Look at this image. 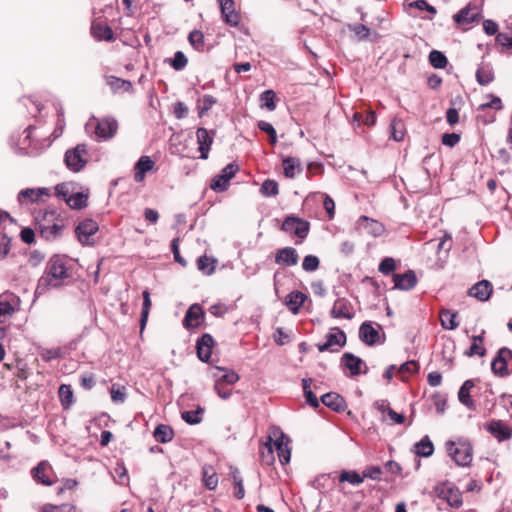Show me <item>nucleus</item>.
<instances>
[{
  "instance_id": "27",
  "label": "nucleus",
  "mask_w": 512,
  "mask_h": 512,
  "mask_svg": "<svg viewBox=\"0 0 512 512\" xmlns=\"http://www.w3.org/2000/svg\"><path fill=\"white\" fill-rule=\"evenodd\" d=\"M91 35L97 41H108L114 40V33L110 26L102 22L93 21L91 24Z\"/></svg>"
},
{
  "instance_id": "25",
  "label": "nucleus",
  "mask_w": 512,
  "mask_h": 512,
  "mask_svg": "<svg viewBox=\"0 0 512 512\" xmlns=\"http://www.w3.org/2000/svg\"><path fill=\"white\" fill-rule=\"evenodd\" d=\"M196 137L197 143L199 145L198 149L201 153L200 158L207 159L210 147L213 143V137L211 136L210 132L203 127L197 129Z\"/></svg>"
},
{
  "instance_id": "39",
  "label": "nucleus",
  "mask_w": 512,
  "mask_h": 512,
  "mask_svg": "<svg viewBox=\"0 0 512 512\" xmlns=\"http://www.w3.org/2000/svg\"><path fill=\"white\" fill-rule=\"evenodd\" d=\"M457 313L449 309H442L440 311L441 326L447 330H455L459 323L456 321Z\"/></svg>"
},
{
  "instance_id": "52",
  "label": "nucleus",
  "mask_w": 512,
  "mask_h": 512,
  "mask_svg": "<svg viewBox=\"0 0 512 512\" xmlns=\"http://www.w3.org/2000/svg\"><path fill=\"white\" fill-rule=\"evenodd\" d=\"M364 477L360 476L356 471H343L339 476L340 482H348L352 485H359L363 482Z\"/></svg>"
},
{
  "instance_id": "26",
  "label": "nucleus",
  "mask_w": 512,
  "mask_h": 512,
  "mask_svg": "<svg viewBox=\"0 0 512 512\" xmlns=\"http://www.w3.org/2000/svg\"><path fill=\"white\" fill-rule=\"evenodd\" d=\"M154 161L146 155H143L139 158L134 166V180L137 183L142 182L148 171H151L154 167Z\"/></svg>"
},
{
  "instance_id": "51",
  "label": "nucleus",
  "mask_w": 512,
  "mask_h": 512,
  "mask_svg": "<svg viewBox=\"0 0 512 512\" xmlns=\"http://www.w3.org/2000/svg\"><path fill=\"white\" fill-rule=\"evenodd\" d=\"M58 395L63 407H69L73 402V392L70 385L62 384L59 387Z\"/></svg>"
},
{
  "instance_id": "34",
  "label": "nucleus",
  "mask_w": 512,
  "mask_h": 512,
  "mask_svg": "<svg viewBox=\"0 0 512 512\" xmlns=\"http://www.w3.org/2000/svg\"><path fill=\"white\" fill-rule=\"evenodd\" d=\"M43 195H49V190L47 188H27L19 192L18 201L20 203L25 201L35 202L38 201Z\"/></svg>"
},
{
  "instance_id": "61",
  "label": "nucleus",
  "mask_w": 512,
  "mask_h": 512,
  "mask_svg": "<svg viewBox=\"0 0 512 512\" xmlns=\"http://www.w3.org/2000/svg\"><path fill=\"white\" fill-rule=\"evenodd\" d=\"M487 97L490 98V101L479 105L478 110L484 111L488 108L495 109V110H501L503 108L502 101L498 96L489 94Z\"/></svg>"
},
{
  "instance_id": "62",
  "label": "nucleus",
  "mask_w": 512,
  "mask_h": 512,
  "mask_svg": "<svg viewBox=\"0 0 512 512\" xmlns=\"http://www.w3.org/2000/svg\"><path fill=\"white\" fill-rule=\"evenodd\" d=\"M261 456L263 461L266 462V464H272L274 461L273 457V445H272V436L269 435L267 442L264 444V449L261 452Z\"/></svg>"
},
{
  "instance_id": "5",
  "label": "nucleus",
  "mask_w": 512,
  "mask_h": 512,
  "mask_svg": "<svg viewBox=\"0 0 512 512\" xmlns=\"http://www.w3.org/2000/svg\"><path fill=\"white\" fill-rule=\"evenodd\" d=\"M87 154L86 144H78L73 149L67 150L64 156L67 168L73 172H79L87 163Z\"/></svg>"
},
{
  "instance_id": "60",
  "label": "nucleus",
  "mask_w": 512,
  "mask_h": 512,
  "mask_svg": "<svg viewBox=\"0 0 512 512\" xmlns=\"http://www.w3.org/2000/svg\"><path fill=\"white\" fill-rule=\"evenodd\" d=\"M379 272L383 275H390L396 270V262L391 257H385L379 264L378 267Z\"/></svg>"
},
{
  "instance_id": "23",
  "label": "nucleus",
  "mask_w": 512,
  "mask_h": 512,
  "mask_svg": "<svg viewBox=\"0 0 512 512\" xmlns=\"http://www.w3.org/2000/svg\"><path fill=\"white\" fill-rule=\"evenodd\" d=\"M204 319V311L201 306L198 304H193L187 310L185 317L183 319V325L185 328H195L198 327L201 321Z\"/></svg>"
},
{
  "instance_id": "58",
  "label": "nucleus",
  "mask_w": 512,
  "mask_h": 512,
  "mask_svg": "<svg viewBox=\"0 0 512 512\" xmlns=\"http://www.w3.org/2000/svg\"><path fill=\"white\" fill-rule=\"evenodd\" d=\"M125 387L113 384L110 388L111 399L114 403H123L126 399Z\"/></svg>"
},
{
  "instance_id": "1",
  "label": "nucleus",
  "mask_w": 512,
  "mask_h": 512,
  "mask_svg": "<svg viewBox=\"0 0 512 512\" xmlns=\"http://www.w3.org/2000/svg\"><path fill=\"white\" fill-rule=\"evenodd\" d=\"M70 277L67 260L59 255L52 256L47 262L45 272L38 281V289L58 288L63 280Z\"/></svg>"
},
{
  "instance_id": "54",
  "label": "nucleus",
  "mask_w": 512,
  "mask_h": 512,
  "mask_svg": "<svg viewBox=\"0 0 512 512\" xmlns=\"http://www.w3.org/2000/svg\"><path fill=\"white\" fill-rule=\"evenodd\" d=\"M41 512H76V508L69 503L61 505L45 504Z\"/></svg>"
},
{
  "instance_id": "2",
  "label": "nucleus",
  "mask_w": 512,
  "mask_h": 512,
  "mask_svg": "<svg viewBox=\"0 0 512 512\" xmlns=\"http://www.w3.org/2000/svg\"><path fill=\"white\" fill-rule=\"evenodd\" d=\"M64 226V220L55 211H46L42 218L37 220V230L47 241H54L61 237Z\"/></svg>"
},
{
  "instance_id": "4",
  "label": "nucleus",
  "mask_w": 512,
  "mask_h": 512,
  "mask_svg": "<svg viewBox=\"0 0 512 512\" xmlns=\"http://www.w3.org/2000/svg\"><path fill=\"white\" fill-rule=\"evenodd\" d=\"M93 127L97 141H107L112 139L118 131V121L114 117L96 118L92 117L86 124V129Z\"/></svg>"
},
{
  "instance_id": "41",
  "label": "nucleus",
  "mask_w": 512,
  "mask_h": 512,
  "mask_svg": "<svg viewBox=\"0 0 512 512\" xmlns=\"http://www.w3.org/2000/svg\"><path fill=\"white\" fill-rule=\"evenodd\" d=\"M106 82L114 92L119 90L130 92L133 90L132 83L129 80H124L116 76H108Z\"/></svg>"
},
{
  "instance_id": "17",
  "label": "nucleus",
  "mask_w": 512,
  "mask_h": 512,
  "mask_svg": "<svg viewBox=\"0 0 512 512\" xmlns=\"http://www.w3.org/2000/svg\"><path fill=\"white\" fill-rule=\"evenodd\" d=\"M356 229L365 232L373 237H378L383 234L384 226L377 220L361 216L356 222Z\"/></svg>"
},
{
  "instance_id": "63",
  "label": "nucleus",
  "mask_w": 512,
  "mask_h": 512,
  "mask_svg": "<svg viewBox=\"0 0 512 512\" xmlns=\"http://www.w3.org/2000/svg\"><path fill=\"white\" fill-rule=\"evenodd\" d=\"M216 102L217 100L214 96L204 95L202 98V106L198 111L199 117H202L206 112H208Z\"/></svg>"
},
{
  "instance_id": "56",
  "label": "nucleus",
  "mask_w": 512,
  "mask_h": 512,
  "mask_svg": "<svg viewBox=\"0 0 512 512\" xmlns=\"http://www.w3.org/2000/svg\"><path fill=\"white\" fill-rule=\"evenodd\" d=\"M188 59L182 51H177L174 54L173 59L170 62V65L174 70L180 71L187 66Z\"/></svg>"
},
{
  "instance_id": "16",
  "label": "nucleus",
  "mask_w": 512,
  "mask_h": 512,
  "mask_svg": "<svg viewBox=\"0 0 512 512\" xmlns=\"http://www.w3.org/2000/svg\"><path fill=\"white\" fill-rule=\"evenodd\" d=\"M436 492L439 498L444 499L451 507L458 508L462 505V494L459 489L443 485L436 488Z\"/></svg>"
},
{
  "instance_id": "38",
  "label": "nucleus",
  "mask_w": 512,
  "mask_h": 512,
  "mask_svg": "<svg viewBox=\"0 0 512 512\" xmlns=\"http://www.w3.org/2000/svg\"><path fill=\"white\" fill-rule=\"evenodd\" d=\"M476 80L480 85H487L494 80L493 68L489 64H481L476 71Z\"/></svg>"
},
{
  "instance_id": "14",
  "label": "nucleus",
  "mask_w": 512,
  "mask_h": 512,
  "mask_svg": "<svg viewBox=\"0 0 512 512\" xmlns=\"http://www.w3.org/2000/svg\"><path fill=\"white\" fill-rule=\"evenodd\" d=\"M341 363L350 371L351 376H357L360 373H367L365 362L358 356L346 352L342 355Z\"/></svg>"
},
{
  "instance_id": "36",
  "label": "nucleus",
  "mask_w": 512,
  "mask_h": 512,
  "mask_svg": "<svg viewBox=\"0 0 512 512\" xmlns=\"http://www.w3.org/2000/svg\"><path fill=\"white\" fill-rule=\"evenodd\" d=\"M414 452L418 456L429 457L434 452V445L429 436L425 435L414 445Z\"/></svg>"
},
{
  "instance_id": "37",
  "label": "nucleus",
  "mask_w": 512,
  "mask_h": 512,
  "mask_svg": "<svg viewBox=\"0 0 512 512\" xmlns=\"http://www.w3.org/2000/svg\"><path fill=\"white\" fill-rule=\"evenodd\" d=\"M474 387L473 380H466L459 389L458 399L468 408H474V402L470 397V391Z\"/></svg>"
},
{
  "instance_id": "47",
  "label": "nucleus",
  "mask_w": 512,
  "mask_h": 512,
  "mask_svg": "<svg viewBox=\"0 0 512 512\" xmlns=\"http://www.w3.org/2000/svg\"><path fill=\"white\" fill-rule=\"evenodd\" d=\"M65 202L72 209H81L87 206V197L83 193H75L66 198Z\"/></svg>"
},
{
  "instance_id": "29",
  "label": "nucleus",
  "mask_w": 512,
  "mask_h": 512,
  "mask_svg": "<svg viewBox=\"0 0 512 512\" xmlns=\"http://www.w3.org/2000/svg\"><path fill=\"white\" fill-rule=\"evenodd\" d=\"M321 402L328 408L337 412L344 411L347 407L344 398L335 392L322 395Z\"/></svg>"
},
{
  "instance_id": "55",
  "label": "nucleus",
  "mask_w": 512,
  "mask_h": 512,
  "mask_svg": "<svg viewBox=\"0 0 512 512\" xmlns=\"http://www.w3.org/2000/svg\"><path fill=\"white\" fill-rule=\"evenodd\" d=\"M260 100L263 103V106L266 107L269 111L275 110V92L273 90H265L262 92L260 95Z\"/></svg>"
},
{
  "instance_id": "35",
  "label": "nucleus",
  "mask_w": 512,
  "mask_h": 512,
  "mask_svg": "<svg viewBox=\"0 0 512 512\" xmlns=\"http://www.w3.org/2000/svg\"><path fill=\"white\" fill-rule=\"evenodd\" d=\"M50 471V466L46 462H40L35 468L32 470V474L34 479L46 486L52 485V480L48 476V472Z\"/></svg>"
},
{
  "instance_id": "31",
  "label": "nucleus",
  "mask_w": 512,
  "mask_h": 512,
  "mask_svg": "<svg viewBox=\"0 0 512 512\" xmlns=\"http://www.w3.org/2000/svg\"><path fill=\"white\" fill-rule=\"evenodd\" d=\"M284 175L293 179L297 174L302 172V165L299 158L284 157L282 160Z\"/></svg>"
},
{
  "instance_id": "45",
  "label": "nucleus",
  "mask_w": 512,
  "mask_h": 512,
  "mask_svg": "<svg viewBox=\"0 0 512 512\" xmlns=\"http://www.w3.org/2000/svg\"><path fill=\"white\" fill-rule=\"evenodd\" d=\"M143 296V304H142V311H141V317H140V326L141 329H144L147 320L149 311L151 308V299H150V293L148 290H144L142 293Z\"/></svg>"
},
{
  "instance_id": "10",
  "label": "nucleus",
  "mask_w": 512,
  "mask_h": 512,
  "mask_svg": "<svg viewBox=\"0 0 512 512\" xmlns=\"http://www.w3.org/2000/svg\"><path fill=\"white\" fill-rule=\"evenodd\" d=\"M238 171V165L234 163L227 164L219 175L213 177L210 183V188L216 192L226 191L229 185V181L234 177Z\"/></svg>"
},
{
  "instance_id": "21",
  "label": "nucleus",
  "mask_w": 512,
  "mask_h": 512,
  "mask_svg": "<svg viewBox=\"0 0 512 512\" xmlns=\"http://www.w3.org/2000/svg\"><path fill=\"white\" fill-rule=\"evenodd\" d=\"M219 3L224 21L230 26H238L240 15L235 11V2L233 0H219Z\"/></svg>"
},
{
  "instance_id": "50",
  "label": "nucleus",
  "mask_w": 512,
  "mask_h": 512,
  "mask_svg": "<svg viewBox=\"0 0 512 512\" xmlns=\"http://www.w3.org/2000/svg\"><path fill=\"white\" fill-rule=\"evenodd\" d=\"M260 192L265 197H274L279 194V186L275 180L267 179L262 183Z\"/></svg>"
},
{
  "instance_id": "46",
  "label": "nucleus",
  "mask_w": 512,
  "mask_h": 512,
  "mask_svg": "<svg viewBox=\"0 0 512 512\" xmlns=\"http://www.w3.org/2000/svg\"><path fill=\"white\" fill-rule=\"evenodd\" d=\"M429 62L434 68L443 69L446 67L448 60L441 51L432 50L429 53Z\"/></svg>"
},
{
  "instance_id": "64",
  "label": "nucleus",
  "mask_w": 512,
  "mask_h": 512,
  "mask_svg": "<svg viewBox=\"0 0 512 512\" xmlns=\"http://www.w3.org/2000/svg\"><path fill=\"white\" fill-rule=\"evenodd\" d=\"M230 385H221V382L214 383V390L221 399H228L232 395Z\"/></svg>"
},
{
  "instance_id": "24",
  "label": "nucleus",
  "mask_w": 512,
  "mask_h": 512,
  "mask_svg": "<svg viewBox=\"0 0 512 512\" xmlns=\"http://www.w3.org/2000/svg\"><path fill=\"white\" fill-rule=\"evenodd\" d=\"M487 429L498 441L508 440L512 436V428L500 420L491 421Z\"/></svg>"
},
{
  "instance_id": "53",
  "label": "nucleus",
  "mask_w": 512,
  "mask_h": 512,
  "mask_svg": "<svg viewBox=\"0 0 512 512\" xmlns=\"http://www.w3.org/2000/svg\"><path fill=\"white\" fill-rule=\"evenodd\" d=\"M390 129H391V136L395 141L400 142L404 139V136H405L404 124L401 120L394 119L391 122Z\"/></svg>"
},
{
  "instance_id": "13",
  "label": "nucleus",
  "mask_w": 512,
  "mask_h": 512,
  "mask_svg": "<svg viewBox=\"0 0 512 512\" xmlns=\"http://www.w3.org/2000/svg\"><path fill=\"white\" fill-rule=\"evenodd\" d=\"M330 316L335 319H353L355 312L352 303L344 297L336 299L330 310Z\"/></svg>"
},
{
  "instance_id": "7",
  "label": "nucleus",
  "mask_w": 512,
  "mask_h": 512,
  "mask_svg": "<svg viewBox=\"0 0 512 512\" xmlns=\"http://www.w3.org/2000/svg\"><path fill=\"white\" fill-rule=\"evenodd\" d=\"M281 230L286 233L293 234L303 240L308 236L310 224L306 220L289 215L284 219Z\"/></svg>"
},
{
  "instance_id": "59",
  "label": "nucleus",
  "mask_w": 512,
  "mask_h": 512,
  "mask_svg": "<svg viewBox=\"0 0 512 512\" xmlns=\"http://www.w3.org/2000/svg\"><path fill=\"white\" fill-rule=\"evenodd\" d=\"M258 128L269 135V141L272 145L277 143V133L273 125L266 121H259Z\"/></svg>"
},
{
  "instance_id": "15",
  "label": "nucleus",
  "mask_w": 512,
  "mask_h": 512,
  "mask_svg": "<svg viewBox=\"0 0 512 512\" xmlns=\"http://www.w3.org/2000/svg\"><path fill=\"white\" fill-rule=\"evenodd\" d=\"M480 11L476 5L468 4L453 16V20L460 26L469 25L477 21Z\"/></svg>"
},
{
  "instance_id": "11",
  "label": "nucleus",
  "mask_w": 512,
  "mask_h": 512,
  "mask_svg": "<svg viewBox=\"0 0 512 512\" xmlns=\"http://www.w3.org/2000/svg\"><path fill=\"white\" fill-rule=\"evenodd\" d=\"M330 333L326 336V341L324 343H319L317 345L318 350L320 352L331 351L337 352L338 349H333L334 345L343 347L346 344V334L339 327H332L330 329Z\"/></svg>"
},
{
  "instance_id": "9",
  "label": "nucleus",
  "mask_w": 512,
  "mask_h": 512,
  "mask_svg": "<svg viewBox=\"0 0 512 512\" xmlns=\"http://www.w3.org/2000/svg\"><path fill=\"white\" fill-rule=\"evenodd\" d=\"M20 299L13 293L0 295V325L8 322L13 314L18 311Z\"/></svg>"
},
{
  "instance_id": "19",
  "label": "nucleus",
  "mask_w": 512,
  "mask_h": 512,
  "mask_svg": "<svg viewBox=\"0 0 512 512\" xmlns=\"http://www.w3.org/2000/svg\"><path fill=\"white\" fill-rule=\"evenodd\" d=\"M299 255L293 247L278 249L275 253V263L282 266H295L298 263Z\"/></svg>"
},
{
  "instance_id": "48",
  "label": "nucleus",
  "mask_w": 512,
  "mask_h": 512,
  "mask_svg": "<svg viewBox=\"0 0 512 512\" xmlns=\"http://www.w3.org/2000/svg\"><path fill=\"white\" fill-rule=\"evenodd\" d=\"M203 413H204V409L201 407H198L196 410L184 411L182 413V419L190 425H196L202 421Z\"/></svg>"
},
{
  "instance_id": "18",
  "label": "nucleus",
  "mask_w": 512,
  "mask_h": 512,
  "mask_svg": "<svg viewBox=\"0 0 512 512\" xmlns=\"http://www.w3.org/2000/svg\"><path fill=\"white\" fill-rule=\"evenodd\" d=\"M394 288L403 291L412 290L417 284V277L413 270H407L405 273L393 274Z\"/></svg>"
},
{
  "instance_id": "43",
  "label": "nucleus",
  "mask_w": 512,
  "mask_h": 512,
  "mask_svg": "<svg viewBox=\"0 0 512 512\" xmlns=\"http://www.w3.org/2000/svg\"><path fill=\"white\" fill-rule=\"evenodd\" d=\"M348 29L354 33L358 41L368 40L371 34L370 29L366 25L360 23L349 24Z\"/></svg>"
},
{
  "instance_id": "30",
  "label": "nucleus",
  "mask_w": 512,
  "mask_h": 512,
  "mask_svg": "<svg viewBox=\"0 0 512 512\" xmlns=\"http://www.w3.org/2000/svg\"><path fill=\"white\" fill-rule=\"evenodd\" d=\"M213 377L216 382H221V385H233L239 380V375L229 369L222 367H216Z\"/></svg>"
},
{
  "instance_id": "6",
  "label": "nucleus",
  "mask_w": 512,
  "mask_h": 512,
  "mask_svg": "<svg viewBox=\"0 0 512 512\" xmlns=\"http://www.w3.org/2000/svg\"><path fill=\"white\" fill-rule=\"evenodd\" d=\"M511 362L512 351L506 347L499 349L491 363L492 372L499 377L508 376L512 371Z\"/></svg>"
},
{
  "instance_id": "20",
  "label": "nucleus",
  "mask_w": 512,
  "mask_h": 512,
  "mask_svg": "<svg viewBox=\"0 0 512 512\" xmlns=\"http://www.w3.org/2000/svg\"><path fill=\"white\" fill-rule=\"evenodd\" d=\"M214 339L210 334H203L196 343L197 356L202 362H208L211 358Z\"/></svg>"
},
{
  "instance_id": "57",
  "label": "nucleus",
  "mask_w": 512,
  "mask_h": 512,
  "mask_svg": "<svg viewBox=\"0 0 512 512\" xmlns=\"http://www.w3.org/2000/svg\"><path fill=\"white\" fill-rule=\"evenodd\" d=\"M320 261L315 255H307L304 257L302 262V268L306 272H313L319 268Z\"/></svg>"
},
{
  "instance_id": "49",
  "label": "nucleus",
  "mask_w": 512,
  "mask_h": 512,
  "mask_svg": "<svg viewBox=\"0 0 512 512\" xmlns=\"http://www.w3.org/2000/svg\"><path fill=\"white\" fill-rule=\"evenodd\" d=\"M203 482L206 488L209 490H213L217 487L218 484V476L211 467H204L203 471Z\"/></svg>"
},
{
  "instance_id": "12",
  "label": "nucleus",
  "mask_w": 512,
  "mask_h": 512,
  "mask_svg": "<svg viewBox=\"0 0 512 512\" xmlns=\"http://www.w3.org/2000/svg\"><path fill=\"white\" fill-rule=\"evenodd\" d=\"M98 224L92 219L81 221L75 228L78 240L82 244H91L93 235L98 231Z\"/></svg>"
},
{
  "instance_id": "40",
  "label": "nucleus",
  "mask_w": 512,
  "mask_h": 512,
  "mask_svg": "<svg viewBox=\"0 0 512 512\" xmlns=\"http://www.w3.org/2000/svg\"><path fill=\"white\" fill-rule=\"evenodd\" d=\"M154 438L159 443H167L170 442L174 437L173 429L169 425L159 424L154 432Z\"/></svg>"
},
{
  "instance_id": "32",
  "label": "nucleus",
  "mask_w": 512,
  "mask_h": 512,
  "mask_svg": "<svg viewBox=\"0 0 512 512\" xmlns=\"http://www.w3.org/2000/svg\"><path fill=\"white\" fill-rule=\"evenodd\" d=\"M306 299L303 292L292 291L286 296L285 304L293 314H297Z\"/></svg>"
},
{
  "instance_id": "33",
  "label": "nucleus",
  "mask_w": 512,
  "mask_h": 512,
  "mask_svg": "<svg viewBox=\"0 0 512 512\" xmlns=\"http://www.w3.org/2000/svg\"><path fill=\"white\" fill-rule=\"evenodd\" d=\"M484 336H485V330H482L479 335L472 336V345L470 348L465 352V355L468 357H472L474 355H478L480 357H483L486 355V348L483 346L484 342Z\"/></svg>"
},
{
  "instance_id": "42",
  "label": "nucleus",
  "mask_w": 512,
  "mask_h": 512,
  "mask_svg": "<svg viewBox=\"0 0 512 512\" xmlns=\"http://www.w3.org/2000/svg\"><path fill=\"white\" fill-rule=\"evenodd\" d=\"M188 40L191 46L199 51L203 52L206 50L204 34L199 30H193L188 35Z\"/></svg>"
},
{
  "instance_id": "8",
  "label": "nucleus",
  "mask_w": 512,
  "mask_h": 512,
  "mask_svg": "<svg viewBox=\"0 0 512 512\" xmlns=\"http://www.w3.org/2000/svg\"><path fill=\"white\" fill-rule=\"evenodd\" d=\"M271 436L273 449H276L280 463L282 465L289 463L291 458V450L288 446L289 437L279 429H274Z\"/></svg>"
},
{
  "instance_id": "22",
  "label": "nucleus",
  "mask_w": 512,
  "mask_h": 512,
  "mask_svg": "<svg viewBox=\"0 0 512 512\" xmlns=\"http://www.w3.org/2000/svg\"><path fill=\"white\" fill-rule=\"evenodd\" d=\"M359 338L368 346H374L380 342L379 331L368 321L363 322L359 328Z\"/></svg>"
},
{
  "instance_id": "28",
  "label": "nucleus",
  "mask_w": 512,
  "mask_h": 512,
  "mask_svg": "<svg viewBox=\"0 0 512 512\" xmlns=\"http://www.w3.org/2000/svg\"><path fill=\"white\" fill-rule=\"evenodd\" d=\"M492 289V284L488 280H482L469 289V295L480 301H486L489 299Z\"/></svg>"
},
{
  "instance_id": "3",
  "label": "nucleus",
  "mask_w": 512,
  "mask_h": 512,
  "mask_svg": "<svg viewBox=\"0 0 512 512\" xmlns=\"http://www.w3.org/2000/svg\"><path fill=\"white\" fill-rule=\"evenodd\" d=\"M446 450L458 466L466 467L472 462L473 448L468 439L458 438L456 441H447Z\"/></svg>"
},
{
  "instance_id": "44",
  "label": "nucleus",
  "mask_w": 512,
  "mask_h": 512,
  "mask_svg": "<svg viewBox=\"0 0 512 512\" xmlns=\"http://www.w3.org/2000/svg\"><path fill=\"white\" fill-rule=\"evenodd\" d=\"M216 261L213 258L203 255L197 260L198 269L205 275H211L215 270Z\"/></svg>"
}]
</instances>
